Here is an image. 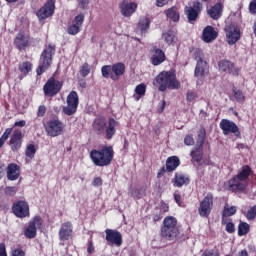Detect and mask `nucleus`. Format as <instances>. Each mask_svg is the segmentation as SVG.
<instances>
[{"mask_svg":"<svg viewBox=\"0 0 256 256\" xmlns=\"http://www.w3.org/2000/svg\"><path fill=\"white\" fill-rule=\"evenodd\" d=\"M251 173H253L251 166H242V168L238 171L237 175H234L231 179L227 181V191H230L231 193H243L245 189H247V181H249Z\"/></svg>","mask_w":256,"mask_h":256,"instance_id":"nucleus-1","label":"nucleus"},{"mask_svg":"<svg viewBox=\"0 0 256 256\" xmlns=\"http://www.w3.org/2000/svg\"><path fill=\"white\" fill-rule=\"evenodd\" d=\"M119 122L115 118L110 117L107 121L105 117H98L92 123V129L96 135H103L107 141H111L117 133Z\"/></svg>","mask_w":256,"mask_h":256,"instance_id":"nucleus-2","label":"nucleus"},{"mask_svg":"<svg viewBox=\"0 0 256 256\" xmlns=\"http://www.w3.org/2000/svg\"><path fill=\"white\" fill-rule=\"evenodd\" d=\"M115 150L113 146H102L101 149H93L90 151V159L96 167H109L113 163Z\"/></svg>","mask_w":256,"mask_h":256,"instance_id":"nucleus-3","label":"nucleus"},{"mask_svg":"<svg viewBox=\"0 0 256 256\" xmlns=\"http://www.w3.org/2000/svg\"><path fill=\"white\" fill-rule=\"evenodd\" d=\"M155 81L157 85H159L158 91H161L162 93L165 92L167 89H181V82L177 80V73H175V70H164L160 72L155 77Z\"/></svg>","mask_w":256,"mask_h":256,"instance_id":"nucleus-4","label":"nucleus"},{"mask_svg":"<svg viewBox=\"0 0 256 256\" xmlns=\"http://www.w3.org/2000/svg\"><path fill=\"white\" fill-rule=\"evenodd\" d=\"M180 233L179 226H177V218L173 216L165 217L160 229L162 239H166V241H177Z\"/></svg>","mask_w":256,"mask_h":256,"instance_id":"nucleus-5","label":"nucleus"},{"mask_svg":"<svg viewBox=\"0 0 256 256\" xmlns=\"http://www.w3.org/2000/svg\"><path fill=\"white\" fill-rule=\"evenodd\" d=\"M102 77L111 79V81H119L122 75H125V64L117 62L111 65H104L101 68Z\"/></svg>","mask_w":256,"mask_h":256,"instance_id":"nucleus-6","label":"nucleus"},{"mask_svg":"<svg viewBox=\"0 0 256 256\" xmlns=\"http://www.w3.org/2000/svg\"><path fill=\"white\" fill-rule=\"evenodd\" d=\"M55 55V47L49 44L46 49H44L40 56L39 66L36 69L38 76L43 75L49 67L53 64V56Z\"/></svg>","mask_w":256,"mask_h":256,"instance_id":"nucleus-7","label":"nucleus"},{"mask_svg":"<svg viewBox=\"0 0 256 256\" xmlns=\"http://www.w3.org/2000/svg\"><path fill=\"white\" fill-rule=\"evenodd\" d=\"M65 123L59 117L52 118L44 123V129L48 137H61L65 134Z\"/></svg>","mask_w":256,"mask_h":256,"instance_id":"nucleus-8","label":"nucleus"},{"mask_svg":"<svg viewBox=\"0 0 256 256\" xmlns=\"http://www.w3.org/2000/svg\"><path fill=\"white\" fill-rule=\"evenodd\" d=\"M63 89V81L55 79V74H53L43 86V93L46 97H55L61 93Z\"/></svg>","mask_w":256,"mask_h":256,"instance_id":"nucleus-9","label":"nucleus"},{"mask_svg":"<svg viewBox=\"0 0 256 256\" xmlns=\"http://www.w3.org/2000/svg\"><path fill=\"white\" fill-rule=\"evenodd\" d=\"M66 106L62 108L64 115L71 117L77 113L79 107V94L76 91H71L66 98Z\"/></svg>","mask_w":256,"mask_h":256,"instance_id":"nucleus-10","label":"nucleus"},{"mask_svg":"<svg viewBox=\"0 0 256 256\" xmlns=\"http://www.w3.org/2000/svg\"><path fill=\"white\" fill-rule=\"evenodd\" d=\"M201 11H203V4L199 1H194L192 6H185L184 13L187 17L188 23L195 25L199 19V15H201Z\"/></svg>","mask_w":256,"mask_h":256,"instance_id":"nucleus-11","label":"nucleus"},{"mask_svg":"<svg viewBox=\"0 0 256 256\" xmlns=\"http://www.w3.org/2000/svg\"><path fill=\"white\" fill-rule=\"evenodd\" d=\"M211 211H213V193L210 192L200 201L198 215L207 219L211 215Z\"/></svg>","mask_w":256,"mask_h":256,"instance_id":"nucleus-12","label":"nucleus"},{"mask_svg":"<svg viewBox=\"0 0 256 256\" xmlns=\"http://www.w3.org/2000/svg\"><path fill=\"white\" fill-rule=\"evenodd\" d=\"M43 227V219L41 216H35L29 221L27 228L24 230L26 239H35L37 237V229Z\"/></svg>","mask_w":256,"mask_h":256,"instance_id":"nucleus-13","label":"nucleus"},{"mask_svg":"<svg viewBox=\"0 0 256 256\" xmlns=\"http://www.w3.org/2000/svg\"><path fill=\"white\" fill-rule=\"evenodd\" d=\"M55 15V0H47L44 5L36 12L39 21H45Z\"/></svg>","mask_w":256,"mask_h":256,"instance_id":"nucleus-14","label":"nucleus"},{"mask_svg":"<svg viewBox=\"0 0 256 256\" xmlns=\"http://www.w3.org/2000/svg\"><path fill=\"white\" fill-rule=\"evenodd\" d=\"M220 129L223 132V135H230L232 133L238 139H241V131L239 130V126L229 119H222L220 121Z\"/></svg>","mask_w":256,"mask_h":256,"instance_id":"nucleus-15","label":"nucleus"},{"mask_svg":"<svg viewBox=\"0 0 256 256\" xmlns=\"http://www.w3.org/2000/svg\"><path fill=\"white\" fill-rule=\"evenodd\" d=\"M228 45H235L241 39V30L235 24H228L224 28Z\"/></svg>","mask_w":256,"mask_h":256,"instance_id":"nucleus-16","label":"nucleus"},{"mask_svg":"<svg viewBox=\"0 0 256 256\" xmlns=\"http://www.w3.org/2000/svg\"><path fill=\"white\" fill-rule=\"evenodd\" d=\"M12 212L18 219L29 217V203L25 200H19L12 205Z\"/></svg>","mask_w":256,"mask_h":256,"instance_id":"nucleus-17","label":"nucleus"},{"mask_svg":"<svg viewBox=\"0 0 256 256\" xmlns=\"http://www.w3.org/2000/svg\"><path fill=\"white\" fill-rule=\"evenodd\" d=\"M105 233L107 245L110 247H113V245L121 247L123 245V235H121V232L113 229H106Z\"/></svg>","mask_w":256,"mask_h":256,"instance_id":"nucleus-18","label":"nucleus"},{"mask_svg":"<svg viewBox=\"0 0 256 256\" xmlns=\"http://www.w3.org/2000/svg\"><path fill=\"white\" fill-rule=\"evenodd\" d=\"M8 145L13 153H17V151L23 147V132L19 129H15L10 136Z\"/></svg>","mask_w":256,"mask_h":256,"instance_id":"nucleus-19","label":"nucleus"},{"mask_svg":"<svg viewBox=\"0 0 256 256\" xmlns=\"http://www.w3.org/2000/svg\"><path fill=\"white\" fill-rule=\"evenodd\" d=\"M225 9V0H218L210 9L207 10V15L213 21H219L223 17V11Z\"/></svg>","mask_w":256,"mask_h":256,"instance_id":"nucleus-20","label":"nucleus"},{"mask_svg":"<svg viewBox=\"0 0 256 256\" xmlns=\"http://www.w3.org/2000/svg\"><path fill=\"white\" fill-rule=\"evenodd\" d=\"M219 71L227 73L228 75H234L235 77L239 76L240 69L235 66L231 60L223 59L218 63Z\"/></svg>","mask_w":256,"mask_h":256,"instance_id":"nucleus-21","label":"nucleus"},{"mask_svg":"<svg viewBox=\"0 0 256 256\" xmlns=\"http://www.w3.org/2000/svg\"><path fill=\"white\" fill-rule=\"evenodd\" d=\"M150 54H151L150 61H151V64L154 65V67H158V65L165 63V60L167 59L165 52L161 50V48H158L157 46H153L150 49Z\"/></svg>","mask_w":256,"mask_h":256,"instance_id":"nucleus-22","label":"nucleus"},{"mask_svg":"<svg viewBox=\"0 0 256 256\" xmlns=\"http://www.w3.org/2000/svg\"><path fill=\"white\" fill-rule=\"evenodd\" d=\"M31 43V36L25 34V31L21 30L14 38V45L18 51H25L26 47H29Z\"/></svg>","mask_w":256,"mask_h":256,"instance_id":"nucleus-23","label":"nucleus"},{"mask_svg":"<svg viewBox=\"0 0 256 256\" xmlns=\"http://www.w3.org/2000/svg\"><path fill=\"white\" fill-rule=\"evenodd\" d=\"M137 3L123 0L119 4L120 13L123 17H131L135 11H137Z\"/></svg>","mask_w":256,"mask_h":256,"instance_id":"nucleus-24","label":"nucleus"},{"mask_svg":"<svg viewBox=\"0 0 256 256\" xmlns=\"http://www.w3.org/2000/svg\"><path fill=\"white\" fill-rule=\"evenodd\" d=\"M58 235L61 241H69V238L73 237V224L70 221L64 222L60 227Z\"/></svg>","mask_w":256,"mask_h":256,"instance_id":"nucleus-25","label":"nucleus"},{"mask_svg":"<svg viewBox=\"0 0 256 256\" xmlns=\"http://www.w3.org/2000/svg\"><path fill=\"white\" fill-rule=\"evenodd\" d=\"M219 37V32L213 26H206L202 31V41L204 43H213Z\"/></svg>","mask_w":256,"mask_h":256,"instance_id":"nucleus-26","label":"nucleus"},{"mask_svg":"<svg viewBox=\"0 0 256 256\" xmlns=\"http://www.w3.org/2000/svg\"><path fill=\"white\" fill-rule=\"evenodd\" d=\"M7 179L9 181H17L21 175V167L15 163H10L7 166Z\"/></svg>","mask_w":256,"mask_h":256,"instance_id":"nucleus-27","label":"nucleus"},{"mask_svg":"<svg viewBox=\"0 0 256 256\" xmlns=\"http://www.w3.org/2000/svg\"><path fill=\"white\" fill-rule=\"evenodd\" d=\"M166 15V19L172 21L173 23H179L181 21V13L179 12V8L177 6H172L164 11Z\"/></svg>","mask_w":256,"mask_h":256,"instance_id":"nucleus-28","label":"nucleus"},{"mask_svg":"<svg viewBox=\"0 0 256 256\" xmlns=\"http://www.w3.org/2000/svg\"><path fill=\"white\" fill-rule=\"evenodd\" d=\"M173 186L174 187H183V185H189V183H191V178H189V176L181 173V172H177L174 175V178L172 180Z\"/></svg>","mask_w":256,"mask_h":256,"instance_id":"nucleus-29","label":"nucleus"},{"mask_svg":"<svg viewBox=\"0 0 256 256\" xmlns=\"http://www.w3.org/2000/svg\"><path fill=\"white\" fill-rule=\"evenodd\" d=\"M181 165V160L177 156H169L166 159V171L167 173H173Z\"/></svg>","mask_w":256,"mask_h":256,"instance_id":"nucleus-30","label":"nucleus"},{"mask_svg":"<svg viewBox=\"0 0 256 256\" xmlns=\"http://www.w3.org/2000/svg\"><path fill=\"white\" fill-rule=\"evenodd\" d=\"M150 25L151 20L148 17H141L138 21L136 32L141 34L147 33V30L149 29Z\"/></svg>","mask_w":256,"mask_h":256,"instance_id":"nucleus-31","label":"nucleus"},{"mask_svg":"<svg viewBox=\"0 0 256 256\" xmlns=\"http://www.w3.org/2000/svg\"><path fill=\"white\" fill-rule=\"evenodd\" d=\"M205 69H207V62L203 58H199L194 71L195 77H205Z\"/></svg>","mask_w":256,"mask_h":256,"instance_id":"nucleus-32","label":"nucleus"},{"mask_svg":"<svg viewBox=\"0 0 256 256\" xmlns=\"http://www.w3.org/2000/svg\"><path fill=\"white\" fill-rule=\"evenodd\" d=\"M18 71L24 76L27 77L29 73L33 71V63L30 61H24L18 65Z\"/></svg>","mask_w":256,"mask_h":256,"instance_id":"nucleus-33","label":"nucleus"},{"mask_svg":"<svg viewBox=\"0 0 256 256\" xmlns=\"http://www.w3.org/2000/svg\"><path fill=\"white\" fill-rule=\"evenodd\" d=\"M134 93L135 101H139L141 97H145V94L147 93V85H145V83L138 84L135 87Z\"/></svg>","mask_w":256,"mask_h":256,"instance_id":"nucleus-34","label":"nucleus"},{"mask_svg":"<svg viewBox=\"0 0 256 256\" xmlns=\"http://www.w3.org/2000/svg\"><path fill=\"white\" fill-rule=\"evenodd\" d=\"M190 157H192L193 161L196 163H201L203 160V146H196L195 149L191 151Z\"/></svg>","mask_w":256,"mask_h":256,"instance_id":"nucleus-35","label":"nucleus"},{"mask_svg":"<svg viewBox=\"0 0 256 256\" xmlns=\"http://www.w3.org/2000/svg\"><path fill=\"white\" fill-rule=\"evenodd\" d=\"M162 39L167 43V45H173V43H177V35L172 30H168L167 32L162 34Z\"/></svg>","mask_w":256,"mask_h":256,"instance_id":"nucleus-36","label":"nucleus"},{"mask_svg":"<svg viewBox=\"0 0 256 256\" xmlns=\"http://www.w3.org/2000/svg\"><path fill=\"white\" fill-rule=\"evenodd\" d=\"M232 93L234 95V99L237 103H245V94L243 93V90L233 87Z\"/></svg>","mask_w":256,"mask_h":256,"instance_id":"nucleus-37","label":"nucleus"},{"mask_svg":"<svg viewBox=\"0 0 256 256\" xmlns=\"http://www.w3.org/2000/svg\"><path fill=\"white\" fill-rule=\"evenodd\" d=\"M205 139H207V131L202 127L198 131L196 146L203 147V145H205Z\"/></svg>","mask_w":256,"mask_h":256,"instance_id":"nucleus-38","label":"nucleus"},{"mask_svg":"<svg viewBox=\"0 0 256 256\" xmlns=\"http://www.w3.org/2000/svg\"><path fill=\"white\" fill-rule=\"evenodd\" d=\"M250 231V226L247 222H240L238 225V236L243 237Z\"/></svg>","mask_w":256,"mask_h":256,"instance_id":"nucleus-39","label":"nucleus"},{"mask_svg":"<svg viewBox=\"0 0 256 256\" xmlns=\"http://www.w3.org/2000/svg\"><path fill=\"white\" fill-rule=\"evenodd\" d=\"M235 213H237V208L235 206H225L222 213V217L223 219H225V217H232V215H235Z\"/></svg>","mask_w":256,"mask_h":256,"instance_id":"nucleus-40","label":"nucleus"},{"mask_svg":"<svg viewBox=\"0 0 256 256\" xmlns=\"http://www.w3.org/2000/svg\"><path fill=\"white\" fill-rule=\"evenodd\" d=\"M79 73L81 77H87V75L91 73V66L89 65V63L85 62L84 64H82V66H80L79 68Z\"/></svg>","mask_w":256,"mask_h":256,"instance_id":"nucleus-41","label":"nucleus"},{"mask_svg":"<svg viewBox=\"0 0 256 256\" xmlns=\"http://www.w3.org/2000/svg\"><path fill=\"white\" fill-rule=\"evenodd\" d=\"M174 201L178 205V207H185V201L183 200V196H181V192L176 190L173 193Z\"/></svg>","mask_w":256,"mask_h":256,"instance_id":"nucleus-42","label":"nucleus"},{"mask_svg":"<svg viewBox=\"0 0 256 256\" xmlns=\"http://www.w3.org/2000/svg\"><path fill=\"white\" fill-rule=\"evenodd\" d=\"M68 35H77V33H81V26L72 22L70 26L67 28Z\"/></svg>","mask_w":256,"mask_h":256,"instance_id":"nucleus-43","label":"nucleus"},{"mask_svg":"<svg viewBox=\"0 0 256 256\" xmlns=\"http://www.w3.org/2000/svg\"><path fill=\"white\" fill-rule=\"evenodd\" d=\"M36 153H37V149H35V144H29L26 147L25 155L29 159H33Z\"/></svg>","mask_w":256,"mask_h":256,"instance_id":"nucleus-44","label":"nucleus"},{"mask_svg":"<svg viewBox=\"0 0 256 256\" xmlns=\"http://www.w3.org/2000/svg\"><path fill=\"white\" fill-rule=\"evenodd\" d=\"M248 221H253L256 218V205L250 207L246 213Z\"/></svg>","mask_w":256,"mask_h":256,"instance_id":"nucleus-45","label":"nucleus"},{"mask_svg":"<svg viewBox=\"0 0 256 256\" xmlns=\"http://www.w3.org/2000/svg\"><path fill=\"white\" fill-rule=\"evenodd\" d=\"M5 195H8V197H14V195L17 194V187L15 186H7L4 189Z\"/></svg>","mask_w":256,"mask_h":256,"instance_id":"nucleus-46","label":"nucleus"},{"mask_svg":"<svg viewBox=\"0 0 256 256\" xmlns=\"http://www.w3.org/2000/svg\"><path fill=\"white\" fill-rule=\"evenodd\" d=\"M11 133H13V128H7L0 137V141H3L5 143V141H7V139H9V137L11 136Z\"/></svg>","mask_w":256,"mask_h":256,"instance_id":"nucleus-47","label":"nucleus"},{"mask_svg":"<svg viewBox=\"0 0 256 256\" xmlns=\"http://www.w3.org/2000/svg\"><path fill=\"white\" fill-rule=\"evenodd\" d=\"M184 143L188 147H191V146L195 145V139L193 138L192 134H188V135L185 136Z\"/></svg>","mask_w":256,"mask_h":256,"instance_id":"nucleus-48","label":"nucleus"},{"mask_svg":"<svg viewBox=\"0 0 256 256\" xmlns=\"http://www.w3.org/2000/svg\"><path fill=\"white\" fill-rule=\"evenodd\" d=\"M85 21V15L83 14H78L75 18H74V24L83 27V22Z\"/></svg>","mask_w":256,"mask_h":256,"instance_id":"nucleus-49","label":"nucleus"},{"mask_svg":"<svg viewBox=\"0 0 256 256\" xmlns=\"http://www.w3.org/2000/svg\"><path fill=\"white\" fill-rule=\"evenodd\" d=\"M201 256H220V255H219V252L213 249H206L203 251Z\"/></svg>","mask_w":256,"mask_h":256,"instance_id":"nucleus-50","label":"nucleus"},{"mask_svg":"<svg viewBox=\"0 0 256 256\" xmlns=\"http://www.w3.org/2000/svg\"><path fill=\"white\" fill-rule=\"evenodd\" d=\"M47 113V106L40 105L37 110V117H43Z\"/></svg>","mask_w":256,"mask_h":256,"instance_id":"nucleus-51","label":"nucleus"},{"mask_svg":"<svg viewBox=\"0 0 256 256\" xmlns=\"http://www.w3.org/2000/svg\"><path fill=\"white\" fill-rule=\"evenodd\" d=\"M87 253H88L89 255H92V253H95V246L93 245V238H90V239L88 240Z\"/></svg>","mask_w":256,"mask_h":256,"instance_id":"nucleus-52","label":"nucleus"},{"mask_svg":"<svg viewBox=\"0 0 256 256\" xmlns=\"http://www.w3.org/2000/svg\"><path fill=\"white\" fill-rule=\"evenodd\" d=\"M225 230L227 233H235V224L233 222L226 223Z\"/></svg>","mask_w":256,"mask_h":256,"instance_id":"nucleus-53","label":"nucleus"},{"mask_svg":"<svg viewBox=\"0 0 256 256\" xmlns=\"http://www.w3.org/2000/svg\"><path fill=\"white\" fill-rule=\"evenodd\" d=\"M90 0H78V7L80 9H87L89 7Z\"/></svg>","mask_w":256,"mask_h":256,"instance_id":"nucleus-54","label":"nucleus"},{"mask_svg":"<svg viewBox=\"0 0 256 256\" xmlns=\"http://www.w3.org/2000/svg\"><path fill=\"white\" fill-rule=\"evenodd\" d=\"M93 187H101L103 185V178L101 177H95L92 181Z\"/></svg>","mask_w":256,"mask_h":256,"instance_id":"nucleus-55","label":"nucleus"},{"mask_svg":"<svg viewBox=\"0 0 256 256\" xmlns=\"http://www.w3.org/2000/svg\"><path fill=\"white\" fill-rule=\"evenodd\" d=\"M186 99L188 103H191L192 101H195V99H197V95L195 94V92L189 91L186 94Z\"/></svg>","mask_w":256,"mask_h":256,"instance_id":"nucleus-56","label":"nucleus"},{"mask_svg":"<svg viewBox=\"0 0 256 256\" xmlns=\"http://www.w3.org/2000/svg\"><path fill=\"white\" fill-rule=\"evenodd\" d=\"M249 12L251 13V15H256V0H252L249 3Z\"/></svg>","mask_w":256,"mask_h":256,"instance_id":"nucleus-57","label":"nucleus"},{"mask_svg":"<svg viewBox=\"0 0 256 256\" xmlns=\"http://www.w3.org/2000/svg\"><path fill=\"white\" fill-rule=\"evenodd\" d=\"M12 256H25V251H23V248H16L12 250Z\"/></svg>","mask_w":256,"mask_h":256,"instance_id":"nucleus-58","label":"nucleus"},{"mask_svg":"<svg viewBox=\"0 0 256 256\" xmlns=\"http://www.w3.org/2000/svg\"><path fill=\"white\" fill-rule=\"evenodd\" d=\"M165 173H167V167L165 168V166H162L157 173V179H161V177H164Z\"/></svg>","mask_w":256,"mask_h":256,"instance_id":"nucleus-59","label":"nucleus"},{"mask_svg":"<svg viewBox=\"0 0 256 256\" xmlns=\"http://www.w3.org/2000/svg\"><path fill=\"white\" fill-rule=\"evenodd\" d=\"M165 107H167V102L162 100L158 105V113H163V111H165Z\"/></svg>","mask_w":256,"mask_h":256,"instance_id":"nucleus-60","label":"nucleus"},{"mask_svg":"<svg viewBox=\"0 0 256 256\" xmlns=\"http://www.w3.org/2000/svg\"><path fill=\"white\" fill-rule=\"evenodd\" d=\"M169 5V0H156V7H165Z\"/></svg>","mask_w":256,"mask_h":256,"instance_id":"nucleus-61","label":"nucleus"},{"mask_svg":"<svg viewBox=\"0 0 256 256\" xmlns=\"http://www.w3.org/2000/svg\"><path fill=\"white\" fill-rule=\"evenodd\" d=\"M0 256H7V248L3 243H0Z\"/></svg>","mask_w":256,"mask_h":256,"instance_id":"nucleus-62","label":"nucleus"},{"mask_svg":"<svg viewBox=\"0 0 256 256\" xmlns=\"http://www.w3.org/2000/svg\"><path fill=\"white\" fill-rule=\"evenodd\" d=\"M27 125V122L25 120H20L14 123L13 127H25Z\"/></svg>","mask_w":256,"mask_h":256,"instance_id":"nucleus-63","label":"nucleus"},{"mask_svg":"<svg viewBox=\"0 0 256 256\" xmlns=\"http://www.w3.org/2000/svg\"><path fill=\"white\" fill-rule=\"evenodd\" d=\"M199 115H200V119H203L204 121L209 117V114L205 112V110L203 109L200 110Z\"/></svg>","mask_w":256,"mask_h":256,"instance_id":"nucleus-64","label":"nucleus"}]
</instances>
